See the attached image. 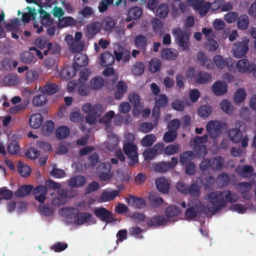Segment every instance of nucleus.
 <instances>
[{
    "mask_svg": "<svg viewBox=\"0 0 256 256\" xmlns=\"http://www.w3.org/2000/svg\"><path fill=\"white\" fill-rule=\"evenodd\" d=\"M34 44L40 50H44L43 53L44 56L57 54L60 51V47L58 44H53L50 42L48 38L44 36L37 38Z\"/></svg>",
    "mask_w": 256,
    "mask_h": 256,
    "instance_id": "nucleus-1",
    "label": "nucleus"
},
{
    "mask_svg": "<svg viewBox=\"0 0 256 256\" xmlns=\"http://www.w3.org/2000/svg\"><path fill=\"white\" fill-rule=\"evenodd\" d=\"M126 138L131 142H126L123 146V151L124 154L129 159L130 166L134 165L138 162V154L137 146L134 144L132 142L134 140V137L132 134L128 133Z\"/></svg>",
    "mask_w": 256,
    "mask_h": 256,
    "instance_id": "nucleus-2",
    "label": "nucleus"
},
{
    "mask_svg": "<svg viewBox=\"0 0 256 256\" xmlns=\"http://www.w3.org/2000/svg\"><path fill=\"white\" fill-rule=\"evenodd\" d=\"M224 158L222 156L204 158L200 164V169L203 171L210 170L213 171L222 170L224 168Z\"/></svg>",
    "mask_w": 256,
    "mask_h": 256,
    "instance_id": "nucleus-3",
    "label": "nucleus"
},
{
    "mask_svg": "<svg viewBox=\"0 0 256 256\" xmlns=\"http://www.w3.org/2000/svg\"><path fill=\"white\" fill-rule=\"evenodd\" d=\"M82 110L88 114L86 117V122L90 124H94L102 112V108L99 104L94 105L90 103H86L82 106Z\"/></svg>",
    "mask_w": 256,
    "mask_h": 256,
    "instance_id": "nucleus-4",
    "label": "nucleus"
},
{
    "mask_svg": "<svg viewBox=\"0 0 256 256\" xmlns=\"http://www.w3.org/2000/svg\"><path fill=\"white\" fill-rule=\"evenodd\" d=\"M206 198L212 206V210L216 212L226 206V202L222 196V192L216 191L208 194Z\"/></svg>",
    "mask_w": 256,
    "mask_h": 256,
    "instance_id": "nucleus-5",
    "label": "nucleus"
},
{
    "mask_svg": "<svg viewBox=\"0 0 256 256\" xmlns=\"http://www.w3.org/2000/svg\"><path fill=\"white\" fill-rule=\"evenodd\" d=\"M172 34L176 44L184 50H188L190 46V39L186 32H184L180 28L172 30Z\"/></svg>",
    "mask_w": 256,
    "mask_h": 256,
    "instance_id": "nucleus-6",
    "label": "nucleus"
},
{
    "mask_svg": "<svg viewBox=\"0 0 256 256\" xmlns=\"http://www.w3.org/2000/svg\"><path fill=\"white\" fill-rule=\"evenodd\" d=\"M206 209L204 205L200 202L195 203L194 206L188 207L185 212V216L188 220H192L204 212Z\"/></svg>",
    "mask_w": 256,
    "mask_h": 256,
    "instance_id": "nucleus-7",
    "label": "nucleus"
},
{
    "mask_svg": "<svg viewBox=\"0 0 256 256\" xmlns=\"http://www.w3.org/2000/svg\"><path fill=\"white\" fill-rule=\"evenodd\" d=\"M248 42L249 40L245 38L242 42L236 43L233 48L234 56L239 58L244 56L249 50Z\"/></svg>",
    "mask_w": 256,
    "mask_h": 256,
    "instance_id": "nucleus-8",
    "label": "nucleus"
},
{
    "mask_svg": "<svg viewBox=\"0 0 256 256\" xmlns=\"http://www.w3.org/2000/svg\"><path fill=\"white\" fill-rule=\"evenodd\" d=\"M206 130L208 134L212 138L218 137L221 133L222 124L217 120H212L206 124Z\"/></svg>",
    "mask_w": 256,
    "mask_h": 256,
    "instance_id": "nucleus-9",
    "label": "nucleus"
},
{
    "mask_svg": "<svg viewBox=\"0 0 256 256\" xmlns=\"http://www.w3.org/2000/svg\"><path fill=\"white\" fill-rule=\"evenodd\" d=\"M94 215L100 220L106 222H110L114 220L112 213L105 208L100 207L94 210Z\"/></svg>",
    "mask_w": 256,
    "mask_h": 256,
    "instance_id": "nucleus-10",
    "label": "nucleus"
},
{
    "mask_svg": "<svg viewBox=\"0 0 256 256\" xmlns=\"http://www.w3.org/2000/svg\"><path fill=\"white\" fill-rule=\"evenodd\" d=\"M146 222L149 227H158L166 225L168 220L163 215H158L152 218H146Z\"/></svg>",
    "mask_w": 256,
    "mask_h": 256,
    "instance_id": "nucleus-11",
    "label": "nucleus"
},
{
    "mask_svg": "<svg viewBox=\"0 0 256 256\" xmlns=\"http://www.w3.org/2000/svg\"><path fill=\"white\" fill-rule=\"evenodd\" d=\"M236 68L238 72L242 74L252 72L254 64L250 63L246 59H242L238 62Z\"/></svg>",
    "mask_w": 256,
    "mask_h": 256,
    "instance_id": "nucleus-12",
    "label": "nucleus"
},
{
    "mask_svg": "<svg viewBox=\"0 0 256 256\" xmlns=\"http://www.w3.org/2000/svg\"><path fill=\"white\" fill-rule=\"evenodd\" d=\"M148 200L151 208H159L164 202V200L158 194L154 191H150L148 196Z\"/></svg>",
    "mask_w": 256,
    "mask_h": 256,
    "instance_id": "nucleus-13",
    "label": "nucleus"
},
{
    "mask_svg": "<svg viewBox=\"0 0 256 256\" xmlns=\"http://www.w3.org/2000/svg\"><path fill=\"white\" fill-rule=\"evenodd\" d=\"M128 204L138 209L144 208L146 202L144 198H138L133 196H130L126 198Z\"/></svg>",
    "mask_w": 256,
    "mask_h": 256,
    "instance_id": "nucleus-14",
    "label": "nucleus"
},
{
    "mask_svg": "<svg viewBox=\"0 0 256 256\" xmlns=\"http://www.w3.org/2000/svg\"><path fill=\"white\" fill-rule=\"evenodd\" d=\"M48 192L47 188L42 185H40L34 188L32 190L35 199L40 203H44Z\"/></svg>",
    "mask_w": 256,
    "mask_h": 256,
    "instance_id": "nucleus-15",
    "label": "nucleus"
},
{
    "mask_svg": "<svg viewBox=\"0 0 256 256\" xmlns=\"http://www.w3.org/2000/svg\"><path fill=\"white\" fill-rule=\"evenodd\" d=\"M44 122V118L38 113L31 114L28 119L30 126L34 129L40 128Z\"/></svg>",
    "mask_w": 256,
    "mask_h": 256,
    "instance_id": "nucleus-16",
    "label": "nucleus"
},
{
    "mask_svg": "<svg viewBox=\"0 0 256 256\" xmlns=\"http://www.w3.org/2000/svg\"><path fill=\"white\" fill-rule=\"evenodd\" d=\"M157 189L160 192L166 194L170 192V184L168 180L164 177H160L156 180Z\"/></svg>",
    "mask_w": 256,
    "mask_h": 256,
    "instance_id": "nucleus-17",
    "label": "nucleus"
},
{
    "mask_svg": "<svg viewBox=\"0 0 256 256\" xmlns=\"http://www.w3.org/2000/svg\"><path fill=\"white\" fill-rule=\"evenodd\" d=\"M212 91L215 95L221 96L226 93L228 90V85L226 82L216 81L212 86Z\"/></svg>",
    "mask_w": 256,
    "mask_h": 256,
    "instance_id": "nucleus-18",
    "label": "nucleus"
},
{
    "mask_svg": "<svg viewBox=\"0 0 256 256\" xmlns=\"http://www.w3.org/2000/svg\"><path fill=\"white\" fill-rule=\"evenodd\" d=\"M136 48L141 50L142 52H146L148 44V38L142 34H138L134 40Z\"/></svg>",
    "mask_w": 256,
    "mask_h": 256,
    "instance_id": "nucleus-19",
    "label": "nucleus"
},
{
    "mask_svg": "<svg viewBox=\"0 0 256 256\" xmlns=\"http://www.w3.org/2000/svg\"><path fill=\"white\" fill-rule=\"evenodd\" d=\"M86 178L82 175H78L71 178L68 182V184L72 188H79L86 183Z\"/></svg>",
    "mask_w": 256,
    "mask_h": 256,
    "instance_id": "nucleus-20",
    "label": "nucleus"
},
{
    "mask_svg": "<svg viewBox=\"0 0 256 256\" xmlns=\"http://www.w3.org/2000/svg\"><path fill=\"white\" fill-rule=\"evenodd\" d=\"M212 76L208 72L198 71L194 76V80L197 84H204L212 80Z\"/></svg>",
    "mask_w": 256,
    "mask_h": 256,
    "instance_id": "nucleus-21",
    "label": "nucleus"
},
{
    "mask_svg": "<svg viewBox=\"0 0 256 256\" xmlns=\"http://www.w3.org/2000/svg\"><path fill=\"white\" fill-rule=\"evenodd\" d=\"M212 7L214 10L220 9L222 12L230 10L232 8L230 2H226L224 0H215L212 4Z\"/></svg>",
    "mask_w": 256,
    "mask_h": 256,
    "instance_id": "nucleus-22",
    "label": "nucleus"
},
{
    "mask_svg": "<svg viewBox=\"0 0 256 256\" xmlns=\"http://www.w3.org/2000/svg\"><path fill=\"white\" fill-rule=\"evenodd\" d=\"M100 64L102 66H108L112 65L114 62L113 55L109 52H104L100 56Z\"/></svg>",
    "mask_w": 256,
    "mask_h": 256,
    "instance_id": "nucleus-23",
    "label": "nucleus"
},
{
    "mask_svg": "<svg viewBox=\"0 0 256 256\" xmlns=\"http://www.w3.org/2000/svg\"><path fill=\"white\" fill-rule=\"evenodd\" d=\"M101 30V24L98 22H94L86 27V35L89 38H92Z\"/></svg>",
    "mask_w": 256,
    "mask_h": 256,
    "instance_id": "nucleus-24",
    "label": "nucleus"
},
{
    "mask_svg": "<svg viewBox=\"0 0 256 256\" xmlns=\"http://www.w3.org/2000/svg\"><path fill=\"white\" fill-rule=\"evenodd\" d=\"M91 218L89 212H78L74 216V222L77 225H82L90 220Z\"/></svg>",
    "mask_w": 256,
    "mask_h": 256,
    "instance_id": "nucleus-25",
    "label": "nucleus"
},
{
    "mask_svg": "<svg viewBox=\"0 0 256 256\" xmlns=\"http://www.w3.org/2000/svg\"><path fill=\"white\" fill-rule=\"evenodd\" d=\"M78 70V68L74 64L72 66H64L61 71L60 74L64 78L70 79L75 76Z\"/></svg>",
    "mask_w": 256,
    "mask_h": 256,
    "instance_id": "nucleus-26",
    "label": "nucleus"
},
{
    "mask_svg": "<svg viewBox=\"0 0 256 256\" xmlns=\"http://www.w3.org/2000/svg\"><path fill=\"white\" fill-rule=\"evenodd\" d=\"M74 64L79 69L88 64V58L86 55L80 52L76 54L74 58Z\"/></svg>",
    "mask_w": 256,
    "mask_h": 256,
    "instance_id": "nucleus-27",
    "label": "nucleus"
},
{
    "mask_svg": "<svg viewBox=\"0 0 256 256\" xmlns=\"http://www.w3.org/2000/svg\"><path fill=\"white\" fill-rule=\"evenodd\" d=\"M32 185H22L15 192L14 196L18 198H23L29 195L33 190Z\"/></svg>",
    "mask_w": 256,
    "mask_h": 256,
    "instance_id": "nucleus-28",
    "label": "nucleus"
},
{
    "mask_svg": "<svg viewBox=\"0 0 256 256\" xmlns=\"http://www.w3.org/2000/svg\"><path fill=\"white\" fill-rule=\"evenodd\" d=\"M120 142L118 137L114 134H110L108 138V141L106 144V148L112 152L114 150Z\"/></svg>",
    "mask_w": 256,
    "mask_h": 256,
    "instance_id": "nucleus-29",
    "label": "nucleus"
},
{
    "mask_svg": "<svg viewBox=\"0 0 256 256\" xmlns=\"http://www.w3.org/2000/svg\"><path fill=\"white\" fill-rule=\"evenodd\" d=\"M128 89L126 82L124 81H119L116 86L114 97L116 100H120L124 96V93Z\"/></svg>",
    "mask_w": 256,
    "mask_h": 256,
    "instance_id": "nucleus-30",
    "label": "nucleus"
},
{
    "mask_svg": "<svg viewBox=\"0 0 256 256\" xmlns=\"http://www.w3.org/2000/svg\"><path fill=\"white\" fill-rule=\"evenodd\" d=\"M196 58L200 64L202 66H206L208 69H211L213 67V64L211 60H208L206 55L202 52H199Z\"/></svg>",
    "mask_w": 256,
    "mask_h": 256,
    "instance_id": "nucleus-31",
    "label": "nucleus"
},
{
    "mask_svg": "<svg viewBox=\"0 0 256 256\" xmlns=\"http://www.w3.org/2000/svg\"><path fill=\"white\" fill-rule=\"evenodd\" d=\"M119 193V190H116L110 192L105 190L100 195V200L103 202L111 201L118 196Z\"/></svg>",
    "mask_w": 256,
    "mask_h": 256,
    "instance_id": "nucleus-32",
    "label": "nucleus"
},
{
    "mask_svg": "<svg viewBox=\"0 0 256 256\" xmlns=\"http://www.w3.org/2000/svg\"><path fill=\"white\" fill-rule=\"evenodd\" d=\"M194 153L192 150H186L182 152L180 156V162L182 164H186L194 158Z\"/></svg>",
    "mask_w": 256,
    "mask_h": 256,
    "instance_id": "nucleus-33",
    "label": "nucleus"
},
{
    "mask_svg": "<svg viewBox=\"0 0 256 256\" xmlns=\"http://www.w3.org/2000/svg\"><path fill=\"white\" fill-rule=\"evenodd\" d=\"M228 138L232 142H239L242 138V134L240 129L234 128L230 130L228 132Z\"/></svg>",
    "mask_w": 256,
    "mask_h": 256,
    "instance_id": "nucleus-34",
    "label": "nucleus"
},
{
    "mask_svg": "<svg viewBox=\"0 0 256 256\" xmlns=\"http://www.w3.org/2000/svg\"><path fill=\"white\" fill-rule=\"evenodd\" d=\"M154 106L160 108H164L168 104V100L166 95L160 94L154 98Z\"/></svg>",
    "mask_w": 256,
    "mask_h": 256,
    "instance_id": "nucleus-35",
    "label": "nucleus"
},
{
    "mask_svg": "<svg viewBox=\"0 0 256 256\" xmlns=\"http://www.w3.org/2000/svg\"><path fill=\"white\" fill-rule=\"evenodd\" d=\"M20 60L24 64H30L35 62L37 58L32 52H24L20 55Z\"/></svg>",
    "mask_w": 256,
    "mask_h": 256,
    "instance_id": "nucleus-36",
    "label": "nucleus"
},
{
    "mask_svg": "<svg viewBox=\"0 0 256 256\" xmlns=\"http://www.w3.org/2000/svg\"><path fill=\"white\" fill-rule=\"evenodd\" d=\"M237 27L239 30H245L248 28L249 25V19L246 14H242L237 19Z\"/></svg>",
    "mask_w": 256,
    "mask_h": 256,
    "instance_id": "nucleus-37",
    "label": "nucleus"
},
{
    "mask_svg": "<svg viewBox=\"0 0 256 256\" xmlns=\"http://www.w3.org/2000/svg\"><path fill=\"white\" fill-rule=\"evenodd\" d=\"M58 90V86L55 84L48 82L42 88V92L45 94L52 95Z\"/></svg>",
    "mask_w": 256,
    "mask_h": 256,
    "instance_id": "nucleus-38",
    "label": "nucleus"
},
{
    "mask_svg": "<svg viewBox=\"0 0 256 256\" xmlns=\"http://www.w3.org/2000/svg\"><path fill=\"white\" fill-rule=\"evenodd\" d=\"M254 170V168L249 165H244L242 167H238L236 168L237 172L244 178L250 176Z\"/></svg>",
    "mask_w": 256,
    "mask_h": 256,
    "instance_id": "nucleus-39",
    "label": "nucleus"
},
{
    "mask_svg": "<svg viewBox=\"0 0 256 256\" xmlns=\"http://www.w3.org/2000/svg\"><path fill=\"white\" fill-rule=\"evenodd\" d=\"M17 170L20 176L24 178L29 176L31 172L30 168L20 161L18 162Z\"/></svg>",
    "mask_w": 256,
    "mask_h": 256,
    "instance_id": "nucleus-40",
    "label": "nucleus"
},
{
    "mask_svg": "<svg viewBox=\"0 0 256 256\" xmlns=\"http://www.w3.org/2000/svg\"><path fill=\"white\" fill-rule=\"evenodd\" d=\"M7 150L10 155H16L20 150V146L18 142L16 140H12L7 146Z\"/></svg>",
    "mask_w": 256,
    "mask_h": 256,
    "instance_id": "nucleus-41",
    "label": "nucleus"
},
{
    "mask_svg": "<svg viewBox=\"0 0 256 256\" xmlns=\"http://www.w3.org/2000/svg\"><path fill=\"white\" fill-rule=\"evenodd\" d=\"M70 128L66 126H60L56 130V137L59 140L66 138L70 134Z\"/></svg>",
    "mask_w": 256,
    "mask_h": 256,
    "instance_id": "nucleus-42",
    "label": "nucleus"
},
{
    "mask_svg": "<svg viewBox=\"0 0 256 256\" xmlns=\"http://www.w3.org/2000/svg\"><path fill=\"white\" fill-rule=\"evenodd\" d=\"M180 212V210L178 206H168L166 210V218L168 221L170 218L177 216Z\"/></svg>",
    "mask_w": 256,
    "mask_h": 256,
    "instance_id": "nucleus-43",
    "label": "nucleus"
},
{
    "mask_svg": "<svg viewBox=\"0 0 256 256\" xmlns=\"http://www.w3.org/2000/svg\"><path fill=\"white\" fill-rule=\"evenodd\" d=\"M47 102V97L44 94H37L32 99V103L35 106L44 105Z\"/></svg>",
    "mask_w": 256,
    "mask_h": 256,
    "instance_id": "nucleus-44",
    "label": "nucleus"
},
{
    "mask_svg": "<svg viewBox=\"0 0 256 256\" xmlns=\"http://www.w3.org/2000/svg\"><path fill=\"white\" fill-rule=\"evenodd\" d=\"M156 141V136L154 134H150L145 136L141 140V144L143 146H152Z\"/></svg>",
    "mask_w": 256,
    "mask_h": 256,
    "instance_id": "nucleus-45",
    "label": "nucleus"
},
{
    "mask_svg": "<svg viewBox=\"0 0 256 256\" xmlns=\"http://www.w3.org/2000/svg\"><path fill=\"white\" fill-rule=\"evenodd\" d=\"M54 129V124L52 120H47L42 126V132L45 136L50 135Z\"/></svg>",
    "mask_w": 256,
    "mask_h": 256,
    "instance_id": "nucleus-46",
    "label": "nucleus"
},
{
    "mask_svg": "<svg viewBox=\"0 0 256 256\" xmlns=\"http://www.w3.org/2000/svg\"><path fill=\"white\" fill-rule=\"evenodd\" d=\"M115 115L114 112L113 110H110L104 116L100 118V122L104 123L106 124L107 130H110V122L112 118ZM108 132V130H107Z\"/></svg>",
    "mask_w": 256,
    "mask_h": 256,
    "instance_id": "nucleus-47",
    "label": "nucleus"
},
{
    "mask_svg": "<svg viewBox=\"0 0 256 256\" xmlns=\"http://www.w3.org/2000/svg\"><path fill=\"white\" fill-rule=\"evenodd\" d=\"M246 97V92L242 88H238L234 93V102L238 104L242 102Z\"/></svg>",
    "mask_w": 256,
    "mask_h": 256,
    "instance_id": "nucleus-48",
    "label": "nucleus"
},
{
    "mask_svg": "<svg viewBox=\"0 0 256 256\" xmlns=\"http://www.w3.org/2000/svg\"><path fill=\"white\" fill-rule=\"evenodd\" d=\"M104 79L100 76L94 78L90 82V87L94 90L100 88L104 86Z\"/></svg>",
    "mask_w": 256,
    "mask_h": 256,
    "instance_id": "nucleus-49",
    "label": "nucleus"
},
{
    "mask_svg": "<svg viewBox=\"0 0 256 256\" xmlns=\"http://www.w3.org/2000/svg\"><path fill=\"white\" fill-rule=\"evenodd\" d=\"M162 56L166 60H174L177 58V52L170 48H166L162 52Z\"/></svg>",
    "mask_w": 256,
    "mask_h": 256,
    "instance_id": "nucleus-50",
    "label": "nucleus"
},
{
    "mask_svg": "<svg viewBox=\"0 0 256 256\" xmlns=\"http://www.w3.org/2000/svg\"><path fill=\"white\" fill-rule=\"evenodd\" d=\"M222 196L226 198V202L232 203L235 202L238 199L237 194L235 193H232L230 190H226L222 192Z\"/></svg>",
    "mask_w": 256,
    "mask_h": 256,
    "instance_id": "nucleus-51",
    "label": "nucleus"
},
{
    "mask_svg": "<svg viewBox=\"0 0 256 256\" xmlns=\"http://www.w3.org/2000/svg\"><path fill=\"white\" fill-rule=\"evenodd\" d=\"M172 168L171 164L168 162H162L156 164L154 169L156 172H164Z\"/></svg>",
    "mask_w": 256,
    "mask_h": 256,
    "instance_id": "nucleus-52",
    "label": "nucleus"
},
{
    "mask_svg": "<svg viewBox=\"0 0 256 256\" xmlns=\"http://www.w3.org/2000/svg\"><path fill=\"white\" fill-rule=\"evenodd\" d=\"M212 107L208 105H204L200 106L198 110L199 116L202 118L208 116L212 113Z\"/></svg>",
    "mask_w": 256,
    "mask_h": 256,
    "instance_id": "nucleus-53",
    "label": "nucleus"
},
{
    "mask_svg": "<svg viewBox=\"0 0 256 256\" xmlns=\"http://www.w3.org/2000/svg\"><path fill=\"white\" fill-rule=\"evenodd\" d=\"M144 64L142 62H137L133 66L132 72L135 76H140L144 73Z\"/></svg>",
    "mask_w": 256,
    "mask_h": 256,
    "instance_id": "nucleus-54",
    "label": "nucleus"
},
{
    "mask_svg": "<svg viewBox=\"0 0 256 256\" xmlns=\"http://www.w3.org/2000/svg\"><path fill=\"white\" fill-rule=\"evenodd\" d=\"M38 77V74L36 70L28 71L26 74V81L27 84H30L34 82Z\"/></svg>",
    "mask_w": 256,
    "mask_h": 256,
    "instance_id": "nucleus-55",
    "label": "nucleus"
},
{
    "mask_svg": "<svg viewBox=\"0 0 256 256\" xmlns=\"http://www.w3.org/2000/svg\"><path fill=\"white\" fill-rule=\"evenodd\" d=\"M220 108L223 112L227 114H232L234 108L231 103L227 100H224L220 104Z\"/></svg>",
    "mask_w": 256,
    "mask_h": 256,
    "instance_id": "nucleus-56",
    "label": "nucleus"
},
{
    "mask_svg": "<svg viewBox=\"0 0 256 256\" xmlns=\"http://www.w3.org/2000/svg\"><path fill=\"white\" fill-rule=\"evenodd\" d=\"M142 14L141 8L138 6H135L131 8L128 11V16L131 17L134 20L138 18Z\"/></svg>",
    "mask_w": 256,
    "mask_h": 256,
    "instance_id": "nucleus-57",
    "label": "nucleus"
},
{
    "mask_svg": "<svg viewBox=\"0 0 256 256\" xmlns=\"http://www.w3.org/2000/svg\"><path fill=\"white\" fill-rule=\"evenodd\" d=\"M180 146L178 144H170L166 146L164 150V153L166 155H173L178 153L179 151Z\"/></svg>",
    "mask_w": 256,
    "mask_h": 256,
    "instance_id": "nucleus-58",
    "label": "nucleus"
},
{
    "mask_svg": "<svg viewBox=\"0 0 256 256\" xmlns=\"http://www.w3.org/2000/svg\"><path fill=\"white\" fill-rule=\"evenodd\" d=\"M217 182L221 186H226L230 182V178L228 174L223 172L218 176Z\"/></svg>",
    "mask_w": 256,
    "mask_h": 256,
    "instance_id": "nucleus-59",
    "label": "nucleus"
},
{
    "mask_svg": "<svg viewBox=\"0 0 256 256\" xmlns=\"http://www.w3.org/2000/svg\"><path fill=\"white\" fill-rule=\"evenodd\" d=\"M252 184L250 182H242L237 184L236 190L240 193L248 192L252 188Z\"/></svg>",
    "mask_w": 256,
    "mask_h": 256,
    "instance_id": "nucleus-60",
    "label": "nucleus"
},
{
    "mask_svg": "<svg viewBox=\"0 0 256 256\" xmlns=\"http://www.w3.org/2000/svg\"><path fill=\"white\" fill-rule=\"evenodd\" d=\"M177 132L170 130L166 132L164 135L163 140L164 142L168 143L173 142L176 138Z\"/></svg>",
    "mask_w": 256,
    "mask_h": 256,
    "instance_id": "nucleus-61",
    "label": "nucleus"
},
{
    "mask_svg": "<svg viewBox=\"0 0 256 256\" xmlns=\"http://www.w3.org/2000/svg\"><path fill=\"white\" fill-rule=\"evenodd\" d=\"M160 61L158 59H152L149 63L150 70L152 73H154L160 70L161 67Z\"/></svg>",
    "mask_w": 256,
    "mask_h": 256,
    "instance_id": "nucleus-62",
    "label": "nucleus"
},
{
    "mask_svg": "<svg viewBox=\"0 0 256 256\" xmlns=\"http://www.w3.org/2000/svg\"><path fill=\"white\" fill-rule=\"evenodd\" d=\"M76 24L74 20L70 17H64L60 20L58 25L60 27L64 28L67 26H71L74 25Z\"/></svg>",
    "mask_w": 256,
    "mask_h": 256,
    "instance_id": "nucleus-63",
    "label": "nucleus"
},
{
    "mask_svg": "<svg viewBox=\"0 0 256 256\" xmlns=\"http://www.w3.org/2000/svg\"><path fill=\"white\" fill-rule=\"evenodd\" d=\"M215 178L212 176L206 177L203 181L204 188L205 190H210L212 188L215 182Z\"/></svg>",
    "mask_w": 256,
    "mask_h": 256,
    "instance_id": "nucleus-64",
    "label": "nucleus"
}]
</instances>
